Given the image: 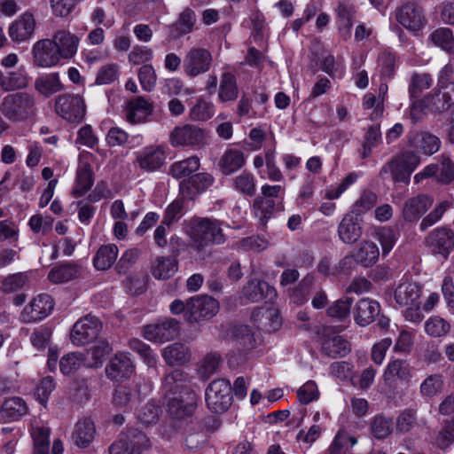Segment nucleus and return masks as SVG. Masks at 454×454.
Returning a JSON list of instances; mask_svg holds the SVG:
<instances>
[{
  "instance_id": "obj_1",
  "label": "nucleus",
  "mask_w": 454,
  "mask_h": 454,
  "mask_svg": "<svg viewBox=\"0 0 454 454\" xmlns=\"http://www.w3.org/2000/svg\"><path fill=\"white\" fill-rule=\"evenodd\" d=\"M454 72L451 66L441 69L436 87L421 102H415L410 109V117L413 123L423 119V106L436 113H442L454 106Z\"/></svg>"
},
{
  "instance_id": "obj_2",
  "label": "nucleus",
  "mask_w": 454,
  "mask_h": 454,
  "mask_svg": "<svg viewBox=\"0 0 454 454\" xmlns=\"http://www.w3.org/2000/svg\"><path fill=\"white\" fill-rule=\"evenodd\" d=\"M0 113L12 122L32 120L37 114L36 97L27 91L9 93L0 103Z\"/></svg>"
},
{
  "instance_id": "obj_3",
  "label": "nucleus",
  "mask_w": 454,
  "mask_h": 454,
  "mask_svg": "<svg viewBox=\"0 0 454 454\" xmlns=\"http://www.w3.org/2000/svg\"><path fill=\"white\" fill-rule=\"evenodd\" d=\"M190 236L192 247L198 252L225 241L222 223L211 218L193 219Z\"/></svg>"
},
{
  "instance_id": "obj_4",
  "label": "nucleus",
  "mask_w": 454,
  "mask_h": 454,
  "mask_svg": "<svg viewBox=\"0 0 454 454\" xmlns=\"http://www.w3.org/2000/svg\"><path fill=\"white\" fill-rule=\"evenodd\" d=\"M420 163V156L413 151H406L392 157L380 170L381 179L391 178L395 183H410L411 175Z\"/></svg>"
},
{
  "instance_id": "obj_5",
  "label": "nucleus",
  "mask_w": 454,
  "mask_h": 454,
  "mask_svg": "<svg viewBox=\"0 0 454 454\" xmlns=\"http://www.w3.org/2000/svg\"><path fill=\"white\" fill-rule=\"evenodd\" d=\"M205 399L207 408L214 413H223L232 403L231 385L225 379L213 380L206 388Z\"/></svg>"
},
{
  "instance_id": "obj_6",
  "label": "nucleus",
  "mask_w": 454,
  "mask_h": 454,
  "mask_svg": "<svg viewBox=\"0 0 454 454\" xmlns=\"http://www.w3.org/2000/svg\"><path fill=\"white\" fill-rule=\"evenodd\" d=\"M55 112L69 122H81L86 113L83 98L76 94H61L55 99Z\"/></svg>"
},
{
  "instance_id": "obj_7",
  "label": "nucleus",
  "mask_w": 454,
  "mask_h": 454,
  "mask_svg": "<svg viewBox=\"0 0 454 454\" xmlns=\"http://www.w3.org/2000/svg\"><path fill=\"white\" fill-rule=\"evenodd\" d=\"M102 327V323L97 317L87 315L73 325L70 340L75 346H84L91 343L97 340Z\"/></svg>"
},
{
  "instance_id": "obj_8",
  "label": "nucleus",
  "mask_w": 454,
  "mask_h": 454,
  "mask_svg": "<svg viewBox=\"0 0 454 454\" xmlns=\"http://www.w3.org/2000/svg\"><path fill=\"white\" fill-rule=\"evenodd\" d=\"M147 436L137 429H129L121 434L109 449V454H140L142 449L148 446Z\"/></svg>"
},
{
  "instance_id": "obj_9",
  "label": "nucleus",
  "mask_w": 454,
  "mask_h": 454,
  "mask_svg": "<svg viewBox=\"0 0 454 454\" xmlns=\"http://www.w3.org/2000/svg\"><path fill=\"white\" fill-rule=\"evenodd\" d=\"M219 309L218 301L207 295H199L187 301L185 319L188 322H198L214 317Z\"/></svg>"
},
{
  "instance_id": "obj_10",
  "label": "nucleus",
  "mask_w": 454,
  "mask_h": 454,
  "mask_svg": "<svg viewBox=\"0 0 454 454\" xmlns=\"http://www.w3.org/2000/svg\"><path fill=\"white\" fill-rule=\"evenodd\" d=\"M210 51L201 47L191 48L184 59V69L190 77H196L210 69L212 65Z\"/></svg>"
},
{
  "instance_id": "obj_11",
  "label": "nucleus",
  "mask_w": 454,
  "mask_h": 454,
  "mask_svg": "<svg viewBox=\"0 0 454 454\" xmlns=\"http://www.w3.org/2000/svg\"><path fill=\"white\" fill-rule=\"evenodd\" d=\"M173 146L200 147L205 144L203 129L193 125L176 127L169 135Z\"/></svg>"
},
{
  "instance_id": "obj_12",
  "label": "nucleus",
  "mask_w": 454,
  "mask_h": 454,
  "mask_svg": "<svg viewBox=\"0 0 454 454\" xmlns=\"http://www.w3.org/2000/svg\"><path fill=\"white\" fill-rule=\"evenodd\" d=\"M197 401V392L194 389H186L185 395L169 398L167 404L168 411L173 419H186L193 414Z\"/></svg>"
},
{
  "instance_id": "obj_13",
  "label": "nucleus",
  "mask_w": 454,
  "mask_h": 454,
  "mask_svg": "<svg viewBox=\"0 0 454 454\" xmlns=\"http://www.w3.org/2000/svg\"><path fill=\"white\" fill-rule=\"evenodd\" d=\"M215 182V177L206 172L197 173L180 182L179 192L184 199L194 200L205 192Z\"/></svg>"
},
{
  "instance_id": "obj_14",
  "label": "nucleus",
  "mask_w": 454,
  "mask_h": 454,
  "mask_svg": "<svg viewBox=\"0 0 454 454\" xmlns=\"http://www.w3.org/2000/svg\"><path fill=\"white\" fill-rule=\"evenodd\" d=\"M54 307V301L51 295L42 294L37 295L27 305L21 312V319L24 323H32L48 317Z\"/></svg>"
},
{
  "instance_id": "obj_15",
  "label": "nucleus",
  "mask_w": 454,
  "mask_h": 454,
  "mask_svg": "<svg viewBox=\"0 0 454 454\" xmlns=\"http://www.w3.org/2000/svg\"><path fill=\"white\" fill-rule=\"evenodd\" d=\"M179 332V323L175 318L148 325L144 327V337L150 341L166 342L175 339Z\"/></svg>"
},
{
  "instance_id": "obj_16",
  "label": "nucleus",
  "mask_w": 454,
  "mask_h": 454,
  "mask_svg": "<svg viewBox=\"0 0 454 454\" xmlns=\"http://www.w3.org/2000/svg\"><path fill=\"white\" fill-rule=\"evenodd\" d=\"M395 18L405 28L419 30L426 23L422 7L415 3H407L396 10Z\"/></svg>"
},
{
  "instance_id": "obj_17",
  "label": "nucleus",
  "mask_w": 454,
  "mask_h": 454,
  "mask_svg": "<svg viewBox=\"0 0 454 454\" xmlns=\"http://www.w3.org/2000/svg\"><path fill=\"white\" fill-rule=\"evenodd\" d=\"M410 146L430 156L437 153L441 147L440 138L427 130H412L408 135Z\"/></svg>"
},
{
  "instance_id": "obj_18",
  "label": "nucleus",
  "mask_w": 454,
  "mask_h": 454,
  "mask_svg": "<svg viewBox=\"0 0 454 454\" xmlns=\"http://www.w3.org/2000/svg\"><path fill=\"white\" fill-rule=\"evenodd\" d=\"M29 75L25 67H21L15 70H0V90L4 92H17L28 87Z\"/></svg>"
},
{
  "instance_id": "obj_19",
  "label": "nucleus",
  "mask_w": 454,
  "mask_h": 454,
  "mask_svg": "<svg viewBox=\"0 0 454 454\" xmlns=\"http://www.w3.org/2000/svg\"><path fill=\"white\" fill-rule=\"evenodd\" d=\"M134 372V365L127 353L119 352L106 366V373L112 380H121L129 378Z\"/></svg>"
},
{
  "instance_id": "obj_20",
  "label": "nucleus",
  "mask_w": 454,
  "mask_h": 454,
  "mask_svg": "<svg viewBox=\"0 0 454 454\" xmlns=\"http://www.w3.org/2000/svg\"><path fill=\"white\" fill-rule=\"evenodd\" d=\"M33 56L35 64L41 67L55 66L61 59L50 39L36 42L33 47Z\"/></svg>"
},
{
  "instance_id": "obj_21",
  "label": "nucleus",
  "mask_w": 454,
  "mask_h": 454,
  "mask_svg": "<svg viewBox=\"0 0 454 454\" xmlns=\"http://www.w3.org/2000/svg\"><path fill=\"white\" fill-rule=\"evenodd\" d=\"M427 243L434 253L447 257L454 247V232L448 228L436 229L427 236Z\"/></svg>"
},
{
  "instance_id": "obj_22",
  "label": "nucleus",
  "mask_w": 454,
  "mask_h": 454,
  "mask_svg": "<svg viewBox=\"0 0 454 454\" xmlns=\"http://www.w3.org/2000/svg\"><path fill=\"white\" fill-rule=\"evenodd\" d=\"M165 153L161 145H148L137 155L139 167L148 172L156 171L165 162Z\"/></svg>"
},
{
  "instance_id": "obj_23",
  "label": "nucleus",
  "mask_w": 454,
  "mask_h": 454,
  "mask_svg": "<svg viewBox=\"0 0 454 454\" xmlns=\"http://www.w3.org/2000/svg\"><path fill=\"white\" fill-rule=\"evenodd\" d=\"M362 218L349 212L344 215L338 226V236L345 244H353L362 235Z\"/></svg>"
},
{
  "instance_id": "obj_24",
  "label": "nucleus",
  "mask_w": 454,
  "mask_h": 454,
  "mask_svg": "<svg viewBox=\"0 0 454 454\" xmlns=\"http://www.w3.org/2000/svg\"><path fill=\"white\" fill-rule=\"evenodd\" d=\"M35 28V20L30 12L20 15L9 27V35L14 42L22 43L31 38Z\"/></svg>"
},
{
  "instance_id": "obj_25",
  "label": "nucleus",
  "mask_w": 454,
  "mask_h": 454,
  "mask_svg": "<svg viewBox=\"0 0 454 454\" xmlns=\"http://www.w3.org/2000/svg\"><path fill=\"white\" fill-rule=\"evenodd\" d=\"M196 22L195 12L190 7L184 8L179 13L177 20L168 26L169 36L176 40L192 33L195 28Z\"/></svg>"
},
{
  "instance_id": "obj_26",
  "label": "nucleus",
  "mask_w": 454,
  "mask_h": 454,
  "mask_svg": "<svg viewBox=\"0 0 454 454\" xmlns=\"http://www.w3.org/2000/svg\"><path fill=\"white\" fill-rule=\"evenodd\" d=\"M432 203L433 200L426 194H419L408 199L402 209L403 219L407 222L418 220L427 212Z\"/></svg>"
},
{
  "instance_id": "obj_27",
  "label": "nucleus",
  "mask_w": 454,
  "mask_h": 454,
  "mask_svg": "<svg viewBox=\"0 0 454 454\" xmlns=\"http://www.w3.org/2000/svg\"><path fill=\"white\" fill-rule=\"evenodd\" d=\"M153 111V103L144 97L130 99L126 106V119L132 124L144 122Z\"/></svg>"
},
{
  "instance_id": "obj_28",
  "label": "nucleus",
  "mask_w": 454,
  "mask_h": 454,
  "mask_svg": "<svg viewBox=\"0 0 454 454\" xmlns=\"http://www.w3.org/2000/svg\"><path fill=\"white\" fill-rule=\"evenodd\" d=\"M380 306L376 301L369 298L359 300L354 309V319L360 326H366L380 315Z\"/></svg>"
},
{
  "instance_id": "obj_29",
  "label": "nucleus",
  "mask_w": 454,
  "mask_h": 454,
  "mask_svg": "<svg viewBox=\"0 0 454 454\" xmlns=\"http://www.w3.org/2000/svg\"><path fill=\"white\" fill-rule=\"evenodd\" d=\"M60 59L73 58L78 48L79 38L69 31L59 30L51 40Z\"/></svg>"
},
{
  "instance_id": "obj_30",
  "label": "nucleus",
  "mask_w": 454,
  "mask_h": 454,
  "mask_svg": "<svg viewBox=\"0 0 454 454\" xmlns=\"http://www.w3.org/2000/svg\"><path fill=\"white\" fill-rule=\"evenodd\" d=\"M411 377L410 365L407 361L402 359L390 361L383 373V380L389 386L397 380L408 382Z\"/></svg>"
},
{
  "instance_id": "obj_31",
  "label": "nucleus",
  "mask_w": 454,
  "mask_h": 454,
  "mask_svg": "<svg viewBox=\"0 0 454 454\" xmlns=\"http://www.w3.org/2000/svg\"><path fill=\"white\" fill-rule=\"evenodd\" d=\"M93 183L94 177L90 164L86 161H80L72 195L75 198L83 196L90 190Z\"/></svg>"
},
{
  "instance_id": "obj_32",
  "label": "nucleus",
  "mask_w": 454,
  "mask_h": 454,
  "mask_svg": "<svg viewBox=\"0 0 454 454\" xmlns=\"http://www.w3.org/2000/svg\"><path fill=\"white\" fill-rule=\"evenodd\" d=\"M28 408L25 401L20 397H12L5 400L0 409V419L11 422L20 419L27 413Z\"/></svg>"
},
{
  "instance_id": "obj_33",
  "label": "nucleus",
  "mask_w": 454,
  "mask_h": 454,
  "mask_svg": "<svg viewBox=\"0 0 454 454\" xmlns=\"http://www.w3.org/2000/svg\"><path fill=\"white\" fill-rule=\"evenodd\" d=\"M243 294L250 301L259 302L264 298L272 299L276 291L267 282L253 279L243 287Z\"/></svg>"
},
{
  "instance_id": "obj_34",
  "label": "nucleus",
  "mask_w": 454,
  "mask_h": 454,
  "mask_svg": "<svg viewBox=\"0 0 454 454\" xmlns=\"http://www.w3.org/2000/svg\"><path fill=\"white\" fill-rule=\"evenodd\" d=\"M138 394L135 387L126 385L118 386L113 395V404L123 411H129L137 404Z\"/></svg>"
},
{
  "instance_id": "obj_35",
  "label": "nucleus",
  "mask_w": 454,
  "mask_h": 454,
  "mask_svg": "<svg viewBox=\"0 0 454 454\" xmlns=\"http://www.w3.org/2000/svg\"><path fill=\"white\" fill-rule=\"evenodd\" d=\"M321 350L328 357L337 358L347 356L351 348L349 342L342 336L334 335L324 339Z\"/></svg>"
},
{
  "instance_id": "obj_36",
  "label": "nucleus",
  "mask_w": 454,
  "mask_h": 454,
  "mask_svg": "<svg viewBox=\"0 0 454 454\" xmlns=\"http://www.w3.org/2000/svg\"><path fill=\"white\" fill-rule=\"evenodd\" d=\"M188 374L182 370L176 369L167 374L162 382V389L166 394L185 395L186 389H191L186 386Z\"/></svg>"
},
{
  "instance_id": "obj_37",
  "label": "nucleus",
  "mask_w": 454,
  "mask_h": 454,
  "mask_svg": "<svg viewBox=\"0 0 454 454\" xmlns=\"http://www.w3.org/2000/svg\"><path fill=\"white\" fill-rule=\"evenodd\" d=\"M178 270V261L175 257H157L152 265V275L160 280H166L173 277Z\"/></svg>"
},
{
  "instance_id": "obj_38",
  "label": "nucleus",
  "mask_w": 454,
  "mask_h": 454,
  "mask_svg": "<svg viewBox=\"0 0 454 454\" xmlns=\"http://www.w3.org/2000/svg\"><path fill=\"white\" fill-rule=\"evenodd\" d=\"M95 433L93 421L84 419L76 423L72 437L78 447L86 448L93 441Z\"/></svg>"
},
{
  "instance_id": "obj_39",
  "label": "nucleus",
  "mask_w": 454,
  "mask_h": 454,
  "mask_svg": "<svg viewBox=\"0 0 454 454\" xmlns=\"http://www.w3.org/2000/svg\"><path fill=\"white\" fill-rule=\"evenodd\" d=\"M236 345L243 351L254 348L259 342V333L247 325H238L233 330Z\"/></svg>"
},
{
  "instance_id": "obj_40",
  "label": "nucleus",
  "mask_w": 454,
  "mask_h": 454,
  "mask_svg": "<svg viewBox=\"0 0 454 454\" xmlns=\"http://www.w3.org/2000/svg\"><path fill=\"white\" fill-rule=\"evenodd\" d=\"M119 249L114 244L99 247L93 258V265L98 270L110 269L117 259Z\"/></svg>"
},
{
  "instance_id": "obj_41",
  "label": "nucleus",
  "mask_w": 454,
  "mask_h": 454,
  "mask_svg": "<svg viewBox=\"0 0 454 454\" xmlns=\"http://www.w3.org/2000/svg\"><path fill=\"white\" fill-rule=\"evenodd\" d=\"M420 296V287L413 282L401 283L395 291V300L400 306L415 305Z\"/></svg>"
},
{
  "instance_id": "obj_42",
  "label": "nucleus",
  "mask_w": 454,
  "mask_h": 454,
  "mask_svg": "<svg viewBox=\"0 0 454 454\" xmlns=\"http://www.w3.org/2000/svg\"><path fill=\"white\" fill-rule=\"evenodd\" d=\"M62 89L63 85L57 73L39 76L35 81V90L46 98L60 91Z\"/></svg>"
},
{
  "instance_id": "obj_43",
  "label": "nucleus",
  "mask_w": 454,
  "mask_h": 454,
  "mask_svg": "<svg viewBox=\"0 0 454 454\" xmlns=\"http://www.w3.org/2000/svg\"><path fill=\"white\" fill-rule=\"evenodd\" d=\"M239 97V88L236 77L230 72L223 73L221 76L218 90L219 100L223 103L234 101Z\"/></svg>"
},
{
  "instance_id": "obj_44",
  "label": "nucleus",
  "mask_w": 454,
  "mask_h": 454,
  "mask_svg": "<svg viewBox=\"0 0 454 454\" xmlns=\"http://www.w3.org/2000/svg\"><path fill=\"white\" fill-rule=\"evenodd\" d=\"M245 164L244 153L236 149L227 150L222 156L219 166L223 174L231 175L243 167Z\"/></svg>"
},
{
  "instance_id": "obj_45",
  "label": "nucleus",
  "mask_w": 454,
  "mask_h": 454,
  "mask_svg": "<svg viewBox=\"0 0 454 454\" xmlns=\"http://www.w3.org/2000/svg\"><path fill=\"white\" fill-rule=\"evenodd\" d=\"M78 275V265L68 262L52 268L48 274V278L54 284H62L74 279Z\"/></svg>"
},
{
  "instance_id": "obj_46",
  "label": "nucleus",
  "mask_w": 454,
  "mask_h": 454,
  "mask_svg": "<svg viewBox=\"0 0 454 454\" xmlns=\"http://www.w3.org/2000/svg\"><path fill=\"white\" fill-rule=\"evenodd\" d=\"M165 362L170 365L184 364L190 359L189 348L182 343H174L162 350Z\"/></svg>"
},
{
  "instance_id": "obj_47",
  "label": "nucleus",
  "mask_w": 454,
  "mask_h": 454,
  "mask_svg": "<svg viewBox=\"0 0 454 454\" xmlns=\"http://www.w3.org/2000/svg\"><path fill=\"white\" fill-rule=\"evenodd\" d=\"M314 277L308 274L295 287L288 289V295L291 301L297 305L305 303L309 300V295L314 285Z\"/></svg>"
},
{
  "instance_id": "obj_48",
  "label": "nucleus",
  "mask_w": 454,
  "mask_h": 454,
  "mask_svg": "<svg viewBox=\"0 0 454 454\" xmlns=\"http://www.w3.org/2000/svg\"><path fill=\"white\" fill-rule=\"evenodd\" d=\"M356 442V437L343 430H340L326 450V454H347Z\"/></svg>"
},
{
  "instance_id": "obj_49",
  "label": "nucleus",
  "mask_w": 454,
  "mask_h": 454,
  "mask_svg": "<svg viewBox=\"0 0 454 454\" xmlns=\"http://www.w3.org/2000/svg\"><path fill=\"white\" fill-rule=\"evenodd\" d=\"M200 166L199 157L192 156L173 163L169 173L174 178L180 179L191 176L200 168Z\"/></svg>"
},
{
  "instance_id": "obj_50",
  "label": "nucleus",
  "mask_w": 454,
  "mask_h": 454,
  "mask_svg": "<svg viewBox=\"0 0 454 454\" xmlns=\"http://www.w3.org/2000/svg\"><path fill=\"white\" fill-rule=\"evenodd\" d=\"M222 364V357L217 352H210L207 354L200 362L198 373L200 378L206 380L213 374L219 372Z\"/></svg>"
},
{
  "instance_id": "obj_51",
  "label": "nucleus",
  "mask_w": 454,
  "mask_h": 454,
  "mask_svg": "<svg viewBox=\"0 0 454 454\" xmlns=\"http://www.w3.org/2000/svg\"><path fill=\"white\" fill-rule=\"evenodd\" d=\"M380 256V250L373 242H363L355 254L356 262L364 267H370L376 263Z\"/></svg>"
},
{
  "instance_id": "obj_52",
  "label": "nucleus",
  "mask_w": 454,
  "mask_h": 454,
  "mask_svg": "<svg viewBox=\"0 0 454 454\" xmlns=\"http://www.w3.org/2000/svg\"><path fill=\"white\" fill-rule=\"evenodd\" d=\"M337 12L340 24V32L341 36L345 40H348L351 36V27L353 26L352 20L355 14L354 6L341 3L337 8Z\"/></svg>"
},
{
  "instance_id": "obj_53",
  "label": "nucleus",
  "mask_w": 454,
  "mask_h": 454,
  "mask_svg": "<svg viewBox=\"0 0 454 454\" xmlns=\"http://www.w3.org/2000/svg\"><path fill=\"white\" fill-rule=\"evenodd\" d=\"M49 427L43 426H33L31 435L34 442V454H48L50 448Z\"/></svg>"
},
{
  "instance_id": "obj_54",
  "label": "nucleus",
  "mask_w": 454,
  "mask_h": 454,
  "mask_svg": "<svg viewBox=\"0 0 454 454\" xmlns=\"http://www.w3.org/2000/svg\"><path fill=\"white\" fill-rule=\"evenodd\" d=\"M429 41L442 50L450 52L454 50V35L450 28L439 27L431 33Z\"/></svg>"
},
{
  "instance_id": "obj_55",
  "label": "nucleus",
  "mask_w": 454,
  "mask_h": 454,
  "mask_svg": "<svg viewBox=\"0 0 454 454\" xmlns=\"http://www.w3.org/2000/svg\"><path fill=\"white\" fill-rule=\"evenodd\" d=\"M450 330V323L437 316L428 318L425 323L426 333L433 338L443 337Z\"/></svg>"
},
{
  "instance_id": "obj_56",
  "label": "nucleus",
  "mask_w": 454,
  "mask_h": 454,
  "mask_svg": "<svg viewBox=\"0 0 454 454\" xmlns=\"http://www.w3.org/2000/svg\"><path fill=\"white\" fill-rule=\"evenodd\" d=\"M393 429L392 419L383 415L374 417L371 422V431L377 439H384L387 437Z\"/></svg>"
},
{
  "instance_id": "obj_57",
  "label": "nucleus",
  "mask_w": 454,
  "mask_h": 454,
  "mask_svg": "<svg viewBox=\"0 0 454 454\" xmlns=\"http://www.w3.org/2000/svg\"><path fill=\"white\" fill-rule=\"evenodd\" d=\"M129 347L144 359L149 367H154L157 363V356L151 349L150 346L139 339H131L129 340Z\"/></svg>"
},
{
  "instance_id": "obj_58",
  "label": "nucleus",
  "mask_w": 454,
  "mask_h": 454,
  "mask_svg": "<svg viewBox=\"0 0 454 454\" xmlns=\"http://www.w3.org/2000/svg\"><path fill=\"white\" fill-rule=\"evenodd\" d=\"M275 203L270 199L258 197L254 201V214L259 218L260 223L265 225L271 217L274 211Z\"/></svg>"
},
{
  "instance_id": "obj_59",
  "label": "nucleus",
  "mask_w": 454,
  "mask_h": 454,
  "mask_svg": "<svg viewBox=\"0 0 454 454\" xmlns=\"http://www.w3.org/2000/svg\"><path fill=\"white\" fill-rule=\"evenodd\" d=\"M433 83L432 77L428 74H413L409 85L411 97L419 98L423 90H427Z\"/></svg>"
},
{
  "instance_id": "obj_60",
  "label": "nucleus",
  "mask_w": 454,
  "mask_h": 454,
  "mask_svg": "<svg viewBox=\"0 0 454 454\" xmlns=\"http://www.w3.org/2000/svg\"><path fill=\"white\" fill-rule=\"evenodd\" d=\"M84 362L82 353L73 352L64 356L59 361V369L65 375L75 372Z\"/></svg>"
},
{
  "instance_id": "obj_61",
  "label": "nucleus",
  "mask_w": 454,
  "mask_h": 454,
  "mask_svg": "<svg viewBox=\"0 0 454 454\" xmlns=\"http://www.w3.org/2000/svg\"><path fill=\"white\" fill-rule=\"evenodd\" d=\"M112 351V347L106 340H99L88 353H90L93 362L89 364L90 367H98L102 364L106 356Z\"/></svg>"
},
{
  "instance_id": "obj_62",
  "label": "nucleus",
  "mask_w": 454,
  "mask_h": 454,
  "mask_svg": "<svg viewBox=\"0 0 454 454\" xmlns=\"http://www.w3.org/2000/svg\"><path fill=\"white\" fill-rule=\"evenodd\" d=\"M377 203V195L372 191H364L353 206L351 213L360 216L372 208Z\"/></svg>"
},
{
  "instance_id": "obj_63",
  "label": "nucleus",
  "mask_w": 454,
  "mask_h": 454,
  "mask_svg": "<svg viewBox=\"0 0 454 454\" xmlns=\"http://www.w3.org/2000/svg\"><path fill=\"white\" fill-rule=\"evenodd\" d=\"M435 442L442 450L448 448L454 442V418L444 422L436 436Z\"/></svg>"
},
{
  "instance_id": "obj_64",
  "label": "nucleus",
  "mask_w": 454,
  "mask_h": 454,
  "mask_svg": "<svg viewBox=\"0 0 454 454\" xmlns=\"http://www.w3.org/2000/svg\"><path fill=\"white\" fill-rule=\"evenodd\" d=\"M417 425L416 411L406 409L396 419V430L401 434L411 431Z\"/></svg>"
}]
</instances>
